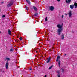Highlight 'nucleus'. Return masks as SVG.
I'll return each instance as SVG.
<instances>
[{
    "mask_svg": "<svg viewBox=\"0 0 77 77\" xmlns=\"http://www.w3.org/2000/svg\"><path fill=\"white\" fill-rule=\"evenodd\" d=\"M57 26L58 28H59L58 29L57 32L58 33V35H60L61 33V32H62V30H63L62 29V26H61V25L58 24Z\"/></svg>",
    "mask_w": 77,
    "mask_h": 77,
    "instance_id": "obj_1",
    "label": "nucleus"
},
{
    "mask_svg": "<svg viewBox=\"0 0 77 77\" xmlns=\"http://www.w3.org/2000/svg\"><path fill=\"white\" fill-rule=\"evenodd\" d=\"M60 56H57V59L56 60V61L57 62H58V63L59 67H60Z\"/></svg>",
    "mask_w": 77,
    "mask_h": 77,
    "instance_id": "obj_2",
    "label": "nucleus"
},
{
    "mask_svg": "<svg viewBox=\"0 0 77 77\" xmlns=\"http://www.w3.org/2000/svg\"><path fill=\"white\" fill-rule=\"evenodd\" d=\"M13 3H14V2H13V1H11L10 2L8 3V4L7 5V6L8 8H9L10 7V6H11L13 5Z\"/></svg>",
    "mask_w": 77,
    "mask_h": 77,
    "instance_id": "obj_3",
    "label": "nucleus"
},
{
    "mask_svg": "<svg viewBox=\"0 0 77 77\" xmlns=\"http://www.w3.org/2000/svg\"><path fill=\"white\" fill-rule=\"evenodd\" d=\"M54 9V8L53 7V6H51L49 7V10L51 11H53Z\"/></svg>",
    "mask_w": 77,
    "mask_h": 77,
    "instance_id": "obj_4",
    "label": "nucleus"
},
{
    "mask_svg": "<svg viewBox=\"0 0 77 77\" xmlns=\"http://www.w3.org/2000/svg\"><path fill=\"white\" fill-rule=\"evenodd\" d=\"M8 66H9V62L7 61L6 62V63L5 64L6 69H8Z\"/></svg>",
    "mask_w": 77,
    "mask_h": 77,
    "instance_id": "obj_5",
    "label": "nucleus"
},
{
    "mask_svg": "<svg viewBox=\"0 0 77 77\" xmlns=\"http://www.w3.org/2000/svg\"><path fill=\"white\" fill-rule=\"evenodd\" d=\"M68 14H69V17H71V15H72V11H70L68 13Z\"/></svg>",
    "mask_w": 77,
    "mask_h": 77,
    "instance_id": "obj_6",
    "label": "nucleus"
},
{
    "mask_svg": "<svg viewBox=\"0 0 77 77\" xmlns=\"http://www.w3.org/2000/svg\"><path fill=\"white\" fill-rule=\"evenodd\" d=\"M70 8L71 9H73L74 8V5L73 4L71 5L70 6Z\"/></svg>",
    "mask_w": 77,
    "mask_h": 77,
    "instance_id": "obj_7",
    "label": "nucleus"
},
{
    "mask_svg": "<svg viewBox=\"0 0 77 77\" xmlns=\"http://www.w3.org/2000/svg\"><path fill=\"white\" fill-rule=\"evenodd\" d=\"M51 59V58H50V57L48 58L47 59V61L46 62V63H49V62H50Z\"/></svg>",
    "mask_w": 77,
    "mask_h": 77,
    "instance_id": "obj_8",
    "label": "nucleus"
},
{
    "mask_svg": "<svg viewBox=\"0 0 77 77\" xmlns=\"http://www.w3.org/2000/svg\"><path fill=\"white\" fill-rule=\"evenodd\" d=\"M71 2V0H66V2L67 3H68L69 4H70Z\"/></svg>",
    "mask_w": 77,
    "mask_h": 77,
    "instance_id": "obj_9",
    "label": "nucleus"
},
{
    "mask_svg": "<svg viewBox=\"0 0 77 77\" xmlns=\"http://www.w3.org/2000/svg\"><path fill=\"white\" fill-rule=\"evenodd\" d=\"M8 35H9L10 36H11V35H12V34H11V31L10 30H9V29H8Z\"/></svg>",
    "mask_w": 77,
    "mask_h": 77,
    "instance_id": "obj_10",
    "label": "nucleus"
},
{
    "mask_svg": "<svg viewBox=\"0 0 77 77\" xmlns=\"http://www.w3.org/2000/svg\"><path fill=\"white\" fill-rule=\"evenodd\" d=\"M6 60L8 61H9L10 60V58H6L4 59V60L6 61Z\"/></svg>",
    "mask_w": 77,
    "mask_h": 77,
    "instance_id": "obj_11",
    "label": "nucleus"
},
{
    "mask_svg": "<svg viewBox=\"0 0 77 77\" xmlns=\"http://www.w3.org/2000/svg\"><path fill=\"white\" fill-rule=\"evenodd\" d=\"M33 8L34 9V11H37L38 10V9H37V8L35 6H33Z\"/></svg>",
    "mask_w": 77,
    "mask_h": 77,
    "instance_id": "obj_12",
    "label": "nucleus"
},
{
    "mask_svg": "<svg viewBox=\"0 0 77 77\" xmlns=\"http://www.w3.org/2000/svg\"><path fill=\"white\" fill-rule=\"evenodd\" d=\"M74 5L75 6V8H77V3L76 2H75L74 3Z\"/></svg>",
    "mask_w": 77,
    "mask_h": 77,
    "instance_id": "obj_13",
    "label": "nucleus"
},
{
    "mask_svg": "<svg viewBox=\"0 0 77 77\" xmlns=\"http://www.w3.org/2000/svg\"><path fill=\"white\" fill-rule=\"evenodd\" d=\"M64 38H65V37H64V35L62 34L61 35V39H64Z\"/></svg>",
    "mask_w": 77,
    "mask_h": 77,
    "instance_id": "obj_14",
    "label": "nucleus"
},
{
    "mask_svg": "<svg viewBox=\"0 0 77 77\" xmlns=\"http://www.w3.org/2000/svg\"><path fill=\"white\" fill-rule=\"evenodd\" d=\"M26 0L28 4H29V5H30V2L29 1V0Z\"/></svg>",
    "mask_w": 77,
    "mask_h": 77,
    "instance_id": "obj_15",
    "label": "nucleus"
},
{
    "mask_svg": "<svg viewBox=\"0 0 77 77\" xmlns=\"http://www.w3.org/2000/svg\"><path fill=\"white\" fill-rule=\"evenodd\" d=\"M53 65L51 66L49 68V69H51L52 68V67H53Z\"/></svg>",
    "mask_w": 77,
    "mask_h": 77,
    "instance_id": "obj_16",
    "label": "nucleus"
},
{
    "mask_svg": "<svg viewBox=\"0 0 77 77\" xmlns=\"http://www.w3.org/2000/svg\"><path fill=\"white\" fill-rule=\"evenodd\" d=\"M56 73H58V74H60V71L58 70L56 71Z\"/></svg>",
    "mask_w": 77,
    "mask_h": 77,
    "instance_id": "obj_17",
    "label": "nucleus"
},
{
    "mask_svg": "<svg viewBox=\"0 0 77 77\" xmlns=\"http://www.w3.org/2000/svg\"><path fill=\"white\" fill-rule=\"evenodd\" d=\"M38 15V13H36L34 15L35 16H37Z\"/></svg>",
    "mask_w": 77,
    "mask_h": 77,
    "instance_id": "obj_18",
    "label": "nucleus"
},
{
    "mask_svg": "<svg viewBox=\"0 0 77 77\" xmlns=\"http://www.w3.org/2000/svg\"><path fill=\"white\" fill-rule=\"evenodd\" d=\"M0 71H1V72H2V73H3V72H5V71H4V70H2V69L0 70Z\"/></svg>",
    "mask_w": 77,
    "mask_h": 77,
    "instance_id": "obj_19",
    "label": "nucleus"
},
{
    "mask_svg": "<svg viewBox=\"0 0 77 77\" xmlns=\"http://www.w3.org/2000/svg\"><path fill=\"white\" fill-rule=\"evenodd\" d=\"M57 76L58 77H60V73L58 74H57Z\"/></svg>",
    "mask_w": 77,
    "mask_h": 77,
    "instance_id": "obj_20",
    "label": "nucleus"
},
{
    "mask_svg": "<svg viewBox=\"0 0 77 77\" xmlns=\"http://www.w3.org/2000/svg\"><path fill=\"white\" fill-rule=\"evenodd\" d=\"M10 51H11V52H12V51H13V49L11 48L10 50Z\"/></svg>",
    "mask_w": 77,
    "mask_h": 77,
    "instance_id": "obj_21",
    "label": "nucleus"
},
{
    "mask_svg": "<svg viewBox=\"0 0 77 77\" xmlns=\"http://www.w3.org/2000/svg\"><path fill=\"white\" fill-rule=\"evenodd\" d=\"M20 41H22V40H23V39H22V37H20Z\"/></svg>",
    "mask_w": 77,
    "mask_h": 77,
    "instance_id": "obj_22",
    "label": "nucleus"
},
{
    "mask_svg": "<svg viewBox=\"0 0 77 77\" xmlns=\"http://www.w3.org/2000/svg\"><path fill=\"white\" fill-rule=\"evenodd\" d=\"M45 21H47V17H46V18L45 19Z\"/></svg>",
    "mask_w": 77,
    "mask_h": 77,
    "instance_id": "obj_23",
    "label": "nucleus"
},
{
    "mask_svg": "<svg viewBox=\"0 0 77 77\" xmlns=\"http://www.w3.org/2000/svg\"><path fill=\"white\" fill-rule=\"evenodd\" d=\"M61 70H62V72H63V71H64V70L63 69H62V68H61Z\"/></svg>",
    "mask_w": 77,
    "mask_h": 77,
    "instance_id": "obj_24",
    "label": "nucleus"
},
{
    "mask_svg": "<svg viewBox=\"0 0 77 77\" xmlns=\"http://www.w3.org/2000/svg\"><path fill=\"white\" fill-rule=\"evenodd\" d=\"M5 17V15H4L2 17V18H4V17Z\"/></svg>",
    "mask_w": 77,
    "mask_h": 77,
    "instance_id": "obj_25",
    "label": "nucleus"
},
{
    "mask_svg": "<svg viewBox=\"0 0 77 77\" xmlns=\"http://www.w3.org/2000/svg\"><path fill=\"white\" fill-rule=\"evenodd\" d=\"M63 17H64L63 15L62 16V18H63Z\"/></svg>",
    "mask_w": 77,
    "mask_h": 77,
    "instance_id": "obj_26",
    "label": "nucleus"
},
{
    "mask_svg": "<svg viewBox=\"0 0 77 77\" xmlns=\"http://www.w3.org/2000/svg\"><path fill=\"white\" fill-rule=\"evenodd\" d=\"M26 9H27V10H28V7H26Z\"/></svg>",
    "mask_w": 77,
    "mask_h": 77,
    "instance_id": "obj_27",
    "label": "nucleus"
},
{
    "mask_svg": "<svg viewBox=\"0 0 77 77\" xmlns=\"http://www.w3.org/2000/svg\"><path fill=\"white\" fill-rule=\"evenodd\" d=\"M29 70H30V71H32V68H30V69H29Z\"/></svg>",
    "mask_w": 77,
    "mask_h": 77,
    "instance_id": "obj_28",
    "label": "nucleus"
},
{
    "mask_svg": "<svg viewBox=\"0 0 77 77\" xmlns=\"http://www.w3.org/2000/svg\"><path fill=\"white\" fill-rule=\"evenodd\" d=\"M58 2H60V0H57Z\"/></svg>",
    "mask_w": 77,
    "mask_h": 77,
    "instance_id": "obj_29",
    "label": "nucleus"
},
{
    "mask_svg": "<svg viewBox=\"0 0 77 77\" xmlns=\"http://www.w3.org/2000/svg\"><path fill=\"white\" fill-rule=\"evenodd\" d=\"M44 77H47V75H45Z\"/></svg>",
    "mask_w": 77,
    "mask_h": 77,
    "instance_id": "obj_30",
    "label": "nucleus"
},
{
    "mask_svg": "<svg viewBox=\"0 0 77 77\" xmlns=\"http://www.w3.org/2000/svg\"><path fill=\"white\" fill-rule=\"evenodd\" d=\"M65 15H67V14H65Z\"/></svg>",
    "mask_w": 77,
    "mask_h": 77,
    "instance_id": "obj_31",
    "label": "nucleus"
},
{
    "mask_svg": "<svg viewBox=\"0 0 77 77\" xmlns=\"http://www.w3.org/2000/svg\"><path fill=\"white\" fill-rule=\"evenodd\" d=\"M17 42H18V40H17L16 41Z\"/></svg>",
    "mask_w": 77,
    "mask_h": 77,
    "instance_id": "obj_32",
    "label": "nucleus"
},
{
    "mask_svg": "<svg viewBox=\"0 0 77 77\" xmlns=\"http://www.w3.org/2000/svg\"><path fill=\"white\" fill-rule=\"evenodd\" d=\"M4 3V2H2L1 3Z\"/></svg>",
    "mask_w": 77,
    "mask_h": 77,
    "instance_id": "obj_33",
    "label": "nucleus"
},
{
    "mask_svg": "<svg viewBox=\"0 0 77 77\" xmlns=\"http://www.w3.org/2000/svg\"><path fill=\"white\" fill-rule=\"evenodd\" d=\"M64 55H65V56H66V54H64Z\"/></svg>",
    "mask_w": 77,
    "mask_h": 77,
    "instance_id": "obj_34",
    "label": "nucleus"
},
{
    "mask_svg": "<svg viewBox=\"0 0 77 77\" xmlns=\"http://www.w3.org/2000/svg\"><path fill=\"white\" fill-rule=\"evenodd\" d=\"M1 33V31H0V33Z\"/></svg>",
    "mask_w": 77,
    "mask_h": 77,
    "instance_id": "obj_35",
    "label": "nucleus"
},
{
    "mask_svg": "<svg viewBox=\"0 0 77 77\" xmlns=\"http://www.w3.org/2000/svg\"><path fill=\"white\" fill-rule=\"evenodd\" d=\"M1 9H0V11Z\"/></svg>",
    "mask_w": 77,
    "mask_h": 77,
    "instance_id": "obj_36",
    "label": "nucleus"
}]
</instances>
